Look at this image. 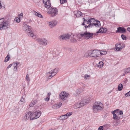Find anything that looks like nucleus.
Wrapping results in <instances>:
<instances>
[{
  "mask_svg": "<svg viewBox=\"0 0 130 130\" xmlns=\"http://www.w3.org/2000/svg\"><path fill=\"white\" fill-rule=\"evenodd\" d=\"M44 4L45 5V6L47 8H49L50 7H51V4L50 3V1L47 2V3H46Z\"/></svg>",
  "mask_w": 130,
  "mask_h": 130,
  "instance_id": "nucleus-22",
  "label": "nucleus"
},
{
  "mask_svg": "<svg viewBox=\"0 0 130 130\" xmlns=\"http://www.w3.org/2000/svg\"><path fill=\"white\" fill-rule=\"evenodd\" d=\"M28 74H27L26 77V79L28 81H30V79L29 77H28Z\"/></svg>",
  "mask_w": 130,
  "mask_h": 130,
  "instance_id": "nucleus-44",
  "label": "nucleus"
},
{
  "mask_svg": "<svg viewBox=\"0 0 130 130\" xmlns=\"http://www.w3.org/2000/svg\"><path fill=\"white\" fill-rule=\"evenodd\" d=\"M103 126H101L99 127L98 130H103Z\"/></svg>",
  "mask_w": 130,
  "mask_h": 130,
  "instance_id": "nucleus-43",
  "label": "nucleus"
},
{
  "mask_svg": "<svg viewBox=\"0 0 130 130\" xmlns=\"http://www.w3.org/2000/svg\"><path fill=\"white\" fill-rule=\"evenodd\" d=\"M101 64L98 65V66L99 67L101 68L103 67V62H101Z\"/></svg>",
  "mask_w": 130,
  "mask_h": 130,
  "instance_id": "nucleus-46",
  "label": "nucleus"
},
{
  "mask_svg": "<svg viewBox=\"0 0 130 130\" xmlns=\"http://www.w3.org/2000/svg\"><path fill=\"white\" fill-rule=\"evenodd\" d=\"M93 23L94 25L96 27H99L101 26L100 22L98 20L96 21L95 22Z\"/></svg>",
  "mask_w": 130,
  "mask_h": 130,
  "instance_id": "nucleus-20",
  "label": "nucleus"
},
{
  "mask_svg": "<svg viewBox=\"0 0 130 130\" xmlns=\"http://www.w3.org/2000/svg\"><path fill=\"white\" fill-rule=\"evenodd\" d=\"M72 115V114H68V115L67 114H64V115L60 116L59 119L61 120H64L67 119L68 116H70Z\"/></svg>",
  "mask_w": 130,
  "mask_h": 130,
  "instance_id": "nucleus-15",
  "label": "nucleus"
},
{
  "mask_svg": "<svg viewBox=\"0 0 130 130\" xmlns=\"http://www.w3.org/2000/svg\"><path fill=\"white\" fill-rule=\"evenodd\" d=\"M50 26L51 28L55 26L57 23V22L56 21H54L50 22Z\"/></svg>",
  "mask_w": 130,
  "mask_h": 130,
  "instance_id": "nucleus-18",
  "label": "nucleus"
},
{
  "mask_svg": "<svg viewBox=\"0 0 130 130\" xmlns=\"http://www.w3.org/2000/svg\"><path fill=\"white\" fill-rule=\"evenodd\" d=\"M102 33L104 32H106L107 30V29L105 28H102Z\"/></svg>",
  "mask_w": 130,
  "mask_h": 130,
  "instance_id": "nucleus-38",
  "label": "nucleus"
},
{
  "mask_svg": "<svg viewBox=\"0 0 130 130\" xmlns=\"http://www.w3.org/2000/svg\"><path fill=\"white\" fill-rule=\"evenodd\" d=\"M36 41L40 44H42L44 45H47V41L44 38H39L37 39Z\"/></svg>",
  "mask_w": 130,
  "mask_h": 130,
  "instance_id": "nucleus-7",
  "label": "nucleus"
},
{
  "mask_svg": "<svg viewBox=\"0 0 130 130\" xmlns=\"http://www.w3.org/2000/svg\"><path fill=\"white\" fill-rule=\"evenodd\" d=\"M123 88V85L121 84H119L118 86V89L119 91L121 90Z\"/></svg>",
  "mask_w": 130,
  "mask_h": 130,
  "instance_id": "nucleus-29",
  "label": "nucleus"
},
{
  "mask_svg": "<svg viewBox=\"0 0 130 130\" xmlns=\"http://www.w3.org/2000/svg\"><path fill=\"white\" fill-rule=\"evenodd\" d=\"M29 115V114H25L23 118V120H28L30 118V116H31V114H30V116Z\"/></svg>",
  "mask_w": 130,
  "mask_h": 130,
  "instance_id": "nucleus-21",
  "label": "nucleus"
},
{
  "mask_svg": "<svg viewBox=\"0 0 130 130\" xmlns=\"http://www.w3.org/2000/svg\"><path fill=\"white\" fill-rule=\"evenodd\" d=\"M71 41L72 42H76V40L75 39V38H73L71 40Z\"/></svg>",
  "mask_w": 130,
  "mask_h": 130,
  "instance_id": "nucleus-45",
  "label": "nucleus"
},
{
  "mask_svg": "<svg viewBox=\"0 0 130 130\" xmlns=\"http://www.w3.org/2000/svg\"><path fill=\"white\" fill-rule=\"evenodd\" d=\"M61 4H62L66 3L67 1V0H60Z\"/></svg>",
  "mask_w": 130,
  "mask_h": 130,
  "instance_id": "nucleus-39",
  "label": "nucleus"
},
{
  "mask_svg": "<svg viewBox=\"0 0 130 130\" xmlns=\"http://www.w3.org/2000/svg\"><path fill=\"white\" fill-rule=\"evenodd\" d=\"M127 30L129 31V32H130V27H128L127 28Z\"/></svg>",
  "mask_w": 130,
  "mask_h": 130,
  "instance_id": "nucleus-53",
  "label": "nucleus"
},
{
  "mask_svg": "<svg viewBox=\"0 0 130 130\" xmlns=\"http://www.w3.org/2000/svg\"><path fill=\"white\" fill-rule=\"evenodd\" d=\"M66 114H68V112H67V113H66Z\"/></svg>",
  "mask_w": 130,
  "mask_h": 130,
  "instance_id": "nucleus-62",
  "label": "nucleus"
},
{
  "mask_svg": "<svg viewBox=\"0 0 130 130\" xmlns=\"http://www.w3.org/2000/svg\"><path fill=\"white\" fill-rule=\"evenodd\" d=\"M23 27V30L28 36L31 37L34 36V34L33 33L32 29L30 26L24 23Z\"/></svg>",
  "mask_w": 130,
  "mask_h": 130,
  "instance_id": "nucleus-2",
  "label": "nucleus"
},
{
  "mask_svg": "<svg viewBox=\"0 0 130 130\" xmlns=\"http://www.w3.org/2000/svg\"><path fill=\"white\" fill-rule=\"evenodd\" d=\"M102 28H100V29L99 30L96 32V33L98 34L100 32L102 33Z\"/></svg>",
  "mask_w": 130,
  "mask_h": 130,
  "instance_id": "nucleus-40",
  "label": "nucleus"
},
{
  "mask_svg": "<svg viewBox=\"0 0 130 130\" xmlns=\"http://www.w3.org/2000/svg\"><path fill=\"white\" fill-rule=\"evenodd\" d=\"M70 35L68 34H66L64 35H61L60 36V38L62 39H68L70 38Z\"/></svg>",
  "mask_w": 130,
  "mask_h": 130,
  "instance_id": "nucleus-14",
  "label": "nucleus"
},
{
  "mask_svg": "<svg viewBox=\"0 0 130 130\" xmlns=\"http://www.w3.org/2000/svg\"><path fill=\"white\" fill-rule=\"evenodd\" d=\"M49 0H43V2L44 4L46 3H47V2L49 1Z\"/></svg>",
  "mask_w": 130,
  "mask_h": 130,
  "instance_id": "nucleus-47",
  "label": "nucleus"
},
{
  "mask_svg": "<svg viewBox=\"0 0 130 130\" xmlns=\"http://www.w3.org/2000/svg\"><path fill=\"white\" fill-rule=\"evenodd\" d=\"M9 26L8 24V22L6 21H5L0 27V30L5 29L8 28Z\"/></svg>",
  "mask_w": 130,
  "mask_h": 130,
  "instance_id": "nucleus-10",
  "label": "nucleus"
},
{
  "mask_svg": "<svg viewBox=\"0 0 130 130\" xmlns=\"http://www.w3.org/2000/svg\"><path fill=\"white\" fill-rule=\"evenodd\" d=\"M10 58V56L9 54H8L6 57L5 58V59L4 61L5 62H6L9 60Z\"/></svg>",
  "mask_w": 130,
  "mask_h": 130,
  "instance_id": "nucleus-32",
  "label": "nucleus"
},
{
  "mask_svg": "<svg viewBox=\"0 0 130 130\" xmlns=\"http://www.w3.org/2000/svg\"><path fill=\"white\" fill-rule=\"evenodd\" d=\"M23 27V30L28 36L31 37L34 36V34L33 33L32 29L30 26L24 23Z\"/></svg>",
  "mask_w": 130,
  "mask_h": 130,
  "instance_id": "nucleus-1",
  "label": "nucleus"
},
{
  "mask_svg": "<svg viewBox=\"0 0 130 130\" xmlns=\"http://www.w3.org/2000/svg\"><path fill=\"white\" fill-rule=\"evenodd\" d=\"M69 114H72V112H69Z\"/></svg>",
  "mask_w": 130,
  "mask_h": 130,
  "instance_id": "nucleus-58",
  "label": "nucleus"
},
{
  "mask_svg": "<svg viewBox=\"0 0 130 130\" xmlns=\"http://www.w3.org/2000/svg\"><path fill=\"white\" fill-rule=\"evenodd\" d=\"M37 16L40 18H42L43 17L39 13L38 15H37Z\"/></svg>",
  "mask_w": 130,
  "mask_h": 130,
  "instance_id": "nucleus-48",
  "label": "nucleus"
},
{
  "mask_svg": "<svg viewBox=\"0 0 130 130\" xmlns=\"http://www.w3.org/2000/svg\"><path fill=\"white\" fill-rule=\"evenodd\" d=\"M94 26L93 23H90L89 24L87 25V26H86H86H84L85 28H92Z\"/></svg>",
  "mask_w": 130,
  "mask_h": 130,
  "instance_id": "nucleus-24",
  "label": "nucleus"
},
{
  "mask_svg": "<svg viewBox=\"0 0 130 130\" xmlns=\"http://www.w3.org/2000/svg\"><path fill=\"white\" fill-rule=\"evenodd\" d=\"M83 91V89H81L79 88L76 90V95H78L81 93L82 91Z\"/></svg>",
  "mask_w": 130,
  "mask_h": 130,
  "instance_id": "nucleus-26",
  "label": "nucleus"
},
{
  "mask_svg": "<svg viewBox=\"0 0 130 130\" xmlns=\"http://www.w3.org/2000/svg\"><path fill=\"white\" fill-rule=\"evenodd\" d=\"M107 53L106 51H102V52H100V55H104L106 54Z\"/></svg>",
  "mask_w": 130,
  "mask_h": 130,
  "instance_id": "nucleus-33",
  "label": "nucleus"
},
{
  "mask_svg": "<svg viewBox=\"0 0 130 130\" xmlns=\"http://www.w3.org/2000/svg\"><path fill=\"white\" fill-rule=\"evenodd\" d=\"M81 85L82 86V89L84 90L85 89V84H83V83L82 84V85Z\"/></svg>",
  "mask_w": 130,
  "mask_h": 130,
  "instance_id": "nucleus-42",
  "label": "nucleus"
},
{
  "mask_svg": "<svg viewBox=\"0 0 130 130\" xmlns=\"http://www.w3.org/2000/svg\"><path fill=\"white\" fill-rule=\"evenodd\" d=\"M121 45V43H119L118 44H117V46L116 47V50L117 51L120 50L122 48L120 47V45Z\"/></svg>",
  "mask_w": 130,
  "mask_h": 130,
  "instance_id": "nucleus-25",
  "label": "nucleus"
},
{
  "mask_svg": "<svg viewBox=\"0 0 130 130\" xmlns=\"http://www.w3.org/2000/svg\"><path fill=\"white\" fill-rule=\"evenodd\" d=\"M113 118L114 119L116 120H118L120 119V117L117 116V114H113Z\"/></svg>",
  "mask_w": 130,
  "mask_h": 130,
  "instance_id": "nucleus-30",
  "label": "nucleus"
},
{
  "mask_svg": "<svg viewBox=\"0 0 130 130\" xmlns=\"http://www.w3.org/2000/svg\"><path fill=\"white\" fill-rule=\"evenodd\" d=\"M82 12L79 11H78L76 13V15L77 17H79L82 15Z\"/></svg>",
  "mask_w": 130,
  "mask_h": 130,
  "instance_id": "nucleus-31",
  "label": "nucleus"
},
{
  "mask_svg": "<svg viewBox=\"0 0 130 130\" xmlns=\"http://www.w3.org/2000/svg\"><path fill=\"white\" fill-rule=\"evenodd\" d=\"M88 100L84 99L83 100L80 102H78V104L79 105L78 107H80L85 105L87 102L88 103Z\"/></svg>",
  "mask_w": 130,
  "mask_h": 130,
  "instance_id": "nucleus-12",
  "label": "nucleus"
},
{
  "mask_svg": "<svg viewBox=\"0 0 130 130\" xmlns=\"http://www.w3.org/2000/svg\"><path fill=\"white\" fill-rule=\"evenodd\" d=\"M4 21V19L3 18L0 19V25L1 26Z\"/></svg>",
  "mask_w": 130,
  "mask_h": 130,
  "instance_id": "nucleus-34",
  "label": "nucleus"
},
{
  "mask_svg": "<svg viewBox=\"0 0 130 130\" xmlns=\"http://www.w3.org/2000/svg\"><path fill=\"white\" fill-rule=\"evenodd\" d=\"M51 7V9L50 11V13L51 16L53 17L55 16L57 14L58 12V9L55 8Z\"/></svg>",
  "mask_w": 130,
  "mask_h": 130,
  "instance_id": "nucleus-8",
  "label": "nucleus"
},
{
  "mask_svg": "<svg viewBox=\"0 0 130 130\" xmlns=\"http://www.w3.org/2000/svg\"><path fill=\"white\" fill-rule=\"evenodd\" d=\"M89 77L90 76L87 74H86L84 76V78L85 79H88Z\"/></svg>",
  "mask_w": 130,
  "mask_h": 130,
  "instance_id": "nucleus-36",
  "label": "nucleus"
},
{
  "mask_svg": "<svg viewBox=\"0 0 130 130\" xmlns=\"http://www.w3.org/2000/svg\"><path fill=\"white\" fill-rule=\"evenodd\" d=\"M19 63L18 62H14L13 63V65L14 66V69L15 70H17V65Z\"/></svg>",
  "mask_w": 130,
  "mask_h": 130,
  "instance_id": "nucleus-28",
  "label": "nucleus"
},
{
  "mask_svg": "<svg viewBox=\"0 0 130 130\" xmlns=\"http://www.w3.org/2000/svg\"><path fill=\"white\" fill-rule=\"evenodd\" d=\"M37 102L36 100L32 101L29 104V106L30 107H32Z\"/></svg>",
  "mask_w": 130,
  "mask_h": 130,
  "instance_id": "nucleus-23",
  "label": "nucleus"
},
{
  "mask_svg": "<svg viewBox=\"0 0 130 130\" xmlns=\"http://www.w3.org/2000/svg\"><path fill=\"white\" fill-rule=\"evenodd\" d=\"M68 94V93H66V92L65 91L62 92L60 94V98L63 100H66L67 99V96L69 95Z\"/></svg>",
  "mask_w": 130,
  "mask_h": 130,
  "instance_id": "nucleus-9",
  "label": "nucleus"
},
{
  "mask_svg": "<svg viewBox=\"0 0 130 130\" xmlns=\"http://www.w3.org/2000/svg\"><path fill=\"white\" fill-rule=\"evenodd\" d=\"M35 114H36L37 113V114H41V112L39 111L38 112H37V111H35Z\"/></svg>",
  "mask_w": 130,
  "mask_h": 130,
  "instance_id": "nucleus-51",
  "label": "nucleus"
},
{
  "mask_svg": "<svg viewBox=\"0 0 130 130\" xmlns=\"http://www.w3.org/2000/svg\"><path fill=\"white\" fill-rule=\"evenodd\" d=\"M35 15H36V16H37V15H38V14H39L37 12H36V11H35Z\"/></svg>",
  "mask_w": 130,
  "mask_h": 130,
  "instance_id": "nucleus-55",
  "label": "nucleus"
},
{
  "mask_svg": "<svg viewBox=\"0 0 130 130\" xmlns=\"http://www.w3.org/2000/svg\"><path fill=\"white\" fill-rule=\"evenodd\" d=\"M97 105L96 104V105H93V110L95 113L100 111L103 109L102 106L103 104L100 102H97Z\"/></svg>",
  "mask_w": 130,
  "mask_h": 130,
  "instance_id": "nucleus-5",
  "label": "nucleus"
},
{
  "mask_svg": "<svg viewBox=\"0 0 130 130\" xmlns=\"http://www.w3.org/2000/svg\"><path fill=\"white\" fill-rule=\"evenodd\" d=\"M125 96H126V97L129 96L130 95V90L127 92V93L125 94Z\"/></svg>",
  "mask_w": 130,
  "mask_h": 130,
  "instance_id": "nucleus-41",
  "label": "nucleus"
},
{
  "mask_svg": "<svg viewBox=\"0 0 130 130\" xmlns=\"http://www.w3.org/2000/svg\"><path fill=\"white\" fill-rule=\"evenodd\" d=\"M121 37L122 39L123 40H126V37L123 34H122L121 35Z\"/></svg>",
  "mask_w": 130,
  "mask_h": 130,
  "instance_id": "nucleus-35",
  "label": "nucleus"
},
{
  "mask_svg": "<svg viewBox=\"0 0 130 130\" xmlns=\"http://www.w3.org/2000/svg\"><path fill=\"white\" fill-rule=\"evenodd\" d=\"M2 7V5H1V2L0 1V9Z\"/></svg>",
  "mask_w": 130,
  "mask_h": 130,
  "instance_id": "nucleus-56",
  "label": "nucleus"
},
{
  "mask_svg": "<svg viewBox=\"0 0 130 130\" xmlns=\"http://www.w3.org/2000/svg\"><path fill=\"white\" fill-rule=\"evenodd\" d=\"M106 117V116H105H105H104V118H105V117Z\"/></svg>",
  "mask_w": 130,
  "mask_h": 130,
  "instance_id": "nucleus-60",
  "label": "nucleus"
},
{
  "mask_svg": "<svg viewBox=\"0 0 130 130\" xmlns=\"http://www.w3.org/2000/svg\"><path fill=\"white\" fill-rule=\"evenodd\" d=\"M124 73L123 74V76H124L125 75L129 72L130 73V67L125 69L124 70Z\"/></svg>",
  "mask_w": 130,
  "mask_h": 130,
  "instance_id": "nucleus-19",
  "label": "nucleus"
},
{
  "mask_svg": "<svg viewBox=\"0 0 130 130\" xmlns=\"http://www.w3.org/2000/svg\"><path fill=\"white\" fill-rule=\"evenodd\" d=\"M84 19V22L82 24V25H84L85 26H87V24L89 25L90 23L89 21V19H85L84 18H83Z\"/></svg>",
  "mask_w": 130,
  "mask_h": 130,
  "instance_id": "nucleus-16",
  "label": "nucleus"
},
{
  "mask_svg": "<svg viewBox=\"0 0 130 130\" xmlns=\"http://www.w3.org/2000/svg\"><path fill=\"white\" fill-rule=\"evenodd\" d=\"M58 69L55 68L52 71H51L50 72H49L47 73V74H51L50 75H49V76H48V78L49 79L51 78L52 77L54 76L56 73L58 72Z\"/></svg>",
  "mask_w": 130,
  "mask_h": 130,
  "instance_id": "nucleus-6",
  "label": "nucleus"
},
{
  "mask_svg": "<svg viewBox=\"0 0 130 130\" xmlns=\"http://www.w3.org/2000/svg\"><path fill=\"white\" fill-rule=\"evenodd\" d=\"M80 35L81 37H84V39L87 40L92 38L93 37V34L86 31L84 32H81Z\"/></svg>",
  "mask_w": 130,
  "mask_h": 130,
  "instance_id": "nucleus-4",
  "label": "nucleus"
},
{
  "mask_svg": "<svg viewBox=\"0 0 130 130\" xmlns=\"http://www.w3.org/2000/svg\"><path fill=\"white\" fill-rule=\"evenodd\" d=\"M12 66V64H10L9 65L8 67H7V69L9 68H10L11 66Z\"/></svg>",
  "mask_w": 130,
  "mask_h": 130,
  "instance_id": "nucleus-52",
  "label": "nucleus"
},
{
  "mask_svg": "<svg viewBox=\"0 0 130 130\" xmlns=\"http://www.w3.org/2000/svg\"><path fill=\"white\" fill-rule=\"evenodd\" d=\"M111 113L112 114H123L122 111L120 110L119 109H117L113 111H111Z\"/></svg>",
  "mask_w": 130,
  "mask_h": 130,
  "instance_id": "nucleus-17",
  "label": "nucleus"
},
{
  "mask_svg": "<svg viewBox=\"0 0 130 130\" xmlns=\"http://www.w3.org/2000/svg\"><path fill=\"white\" fill-rule=\"evenodd\" d=\"M126 30L124 27H119L117 28V30L116 31L117 33H124L125 32Z\"/></svg>",
  "mask_w": 130,
  "mask_h": 130,
  "instance_id": "nucleus-11",
  "label": "nucleus"
},
{
  "mask_svg": "<svg viewBox=\"0 0 130 130\" xmlns=\"http://www.w3.org/2000/svg\"><path fill=\"white\" fill-rule=\"evenodd\" d=\"M88 55L92 57H96L100 55V51L97 50H90L88 52Z\"/></svg>",
  "mask_w": 130,
  "mask_h": 130,
  "instance_id": "nucleus-3",
  "label": "nucleus"
},
{
  "mask_svg": "<svg viewBox=\"0 0 130 130\" xmlns=\"http://www.w3.org/2000/svg\"><path fill=\"white\" fill-rule=\"evenodd\" d=\"M49 100V98L47 97L45 98V100L46 101H48Z\"/></svg>",
  "mask_w": 130,
  "mask_h": 130,
  "instance_id": "nucleus-49",
  "label": "nucleus"
},
{
  "mask_svg": "<svg viewBox=\"0 0 130 130\" xmlns=\"http://www.w3.org/2000/svg\"><path fill=\"white\" fill-rule=\"evenodd\" d=\"M24 99L23 98H22L21 99L20 101L21 102H23L24 101Z\"/></svg>",
  "mask_w": 130,
  "mask_h": 130,
  "instance_id": "nucleus-50",
  "label": "nucleus"
},
{
  "mask_svg": "<svg viewBox=\"0 0 130 130\" xmlns=\"http://www.w3.org/2000/svg\"><path fill=\"white\" fill-rule=\"evenodd\" d=\"M51 93L50 92H49L48 93L47 96L48 97H49L51 95Z\"/></svg>",
  "mask_w": 130,
  "mask_h": 130,
  "instance_id": "nucleus-54",
  "label": "nucleus"
},
{
  "mask_svg": "<svg viewBox=\"0 0 130 130\" xmlns=\"http://www.w3.org/2000/svg\"><path fill=\"white\" fill-rule=\"evenodd\" d=\"M41 114H31L30 117V120H32L39 118Z\"/></svg>",
  "mask_w": 130,
  "mask_h": 130,
  "instance_id": "nucleus-13",
  "label": "nucleus"
},
{
  "mask_svg": "<svg viewBox=\"0 0 130 130\" xmlns=\"http://www.w3.org/2000/svg\"><path fill=\"white\" fill-rule=\"evenodd\" d=\"M58 106H59V107H60V106H59V105H58Z\"/></svg>",
  "mask_w": 130,
  "mask_h": 130,
  "instance_id": "nucleus-61",
  "label": "nucleus"
},
{
  "mask_svg": "<svg viewBox=\"0 0 130 130\" xmlns=\"http://www.w3.org/2000/svg\"><path fill=\"white\" fill-rule=\"evenodd\" d=\"M127 81V78H125V82H126Z\"/></svg>",
  "mask_w": 130,
  "mask_h": 130,
  "instance_id": "nucleus-57",
  "label": "nucleus"
},
{
  "mask_svg": "<svg viewBox=\"0 0 130 130\" xmlns=\"http://www.w3.org/2000/svg\"><path fill=\"white\" fill-rule=\"evenodd\" d=\"M89 21L90 22V23H93L95 22L97 20H96L95 19L93 18H91L90 19H89Z\"/></svg>",
  "mask_w": 130,
  "mask_h": 130,
  "instance_id": "nucleus-27",
  "label": "nucleus"
},
{
  "mask_svg": "<svg viewBox=\"0 0 130 130\" xmlns=\"http://www.w3.org/2000/svg\"><path fill=\"white\" fill-rule=\"evenodd\" d=\"M14 20L17 23H19L20 21V19L18 18H16Z\"/></svg>",
  "mask_w": 130,
  "mask_h": 130,
  "instance_id": "nucleus-37",
  "label": "nucleus"
},
{
  "mask_svg": "<svg viewBox=\"0 0 130 130\" xmlns=\"http://www.w3.org/2000/svg\"><path fill=\"white\" fill-rule=\"evenodd\" d=\"M20 14L21 16H23V14Z\"/></svg>",
  "mask_w": 130,
  "mask_h": 130,
  "instance_id": "nucleus-59",
  "label": "nucleus"
}]
</instances>
